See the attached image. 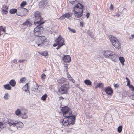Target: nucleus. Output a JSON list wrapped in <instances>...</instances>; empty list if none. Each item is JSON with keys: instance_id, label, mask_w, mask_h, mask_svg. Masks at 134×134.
Returning a JSON list of instances; mask_svg holds the SVG:
<instances>
[{"instance_id": "obj_31", "label": "nucleus", "mask_w": 134, "mask_h": 134, "mask_svg": "<svg viewBox=\"0 0 134 134\" xmlns=\"http://www.w3.org/2000/svg\"><path fill=\"white\" fill-rule=\"evenodd\" d=\"M9 95L8 93H7L4 94V98L5 100H8L9 99Z\"/></svg>"}, {"instance_id": "obj_28", "label": "nucleus", "mask_w": 134, "mask_h": 134, "mask_svg": "<svg viewBox=\"0 0 134 134\" xmlns=\"http://www.w3.org/2000/svg\"><path fill=\"white\" fill-rule=\"evenodd\" d=\"M104 85L101 83H99L98 84L97 86H96V88H101L103 87Z\"/></svg>"}, {"instance_id": "obj_21", "label": "nucleus", "mask_w": 134, "mask_h": 134, "mask_svg": "<svg viewBox=\"0 0 134 134\" xmlns=\"http://www.w3.org/2000/svg\"><path fill=\"white\" fill-rule=\"evenodd\" d=\"M8 7L6 5L5 7H4L2 9L3 13L5 14H7L8 13Z\"/></svg>"}, {"instance_id": "obj_58", "label": "nucleus", "mask_w": 134, "mask_h": 134, "mask_svg": "<svg viewBox=\"0 0 134 134\" xmlns=\"http://www.w3.org/2000/svg\"><path fill=\"white\" fill-rule=\"evenodd\" d=\"M70 79H69V80H71V78H70Z\"/></svg>"}, {"instance_id": "obj_49", "label": "nucleus", "mask_w": 134, "mask_h": 134, "mask_svg": "<svg viewBox=\"0 0 134 134\" xmlns=\"http://www.w3.org/2000/svg\"><path fill=\"white\" fill-rule=\"evenodd\" d=\"M71 80L72 82H73V83H74L75 82V81L72 79L71 77Z\"/></svg>"}, {"instance_id": "obj_6", "label": "nucleus", "mask_w": 134, "mask_h": 134, "mask_svg": "<svg viewBox=\"0 0 134 134\" xmlns=\"http://www.w3.org/2000/svg\"><path fill=\"white\" fill-rule=\"evenodd\" d=\"M69 88V86L68 83L64 84L59 89L58 93L60 95L66 93L68 92Z\"/></svg>"}, {"instance_id": "obj_36", "label": "nucleus", "mask_w": 134, "mask_h": 134, "mask_svg": "<svg viewBox=\"0 0 134 134\" xmlns=\"http://www.w3.org/2000/svg\"><path fill=\"white\" fill-rule=\"evenodd\" d=\"M122 126H119L118 128V132L119 133H120L122 131Z\"/></svg>"}, {"instance_id": "obj_54", "label": "nucleus", "mask_w": 134, "mask_h": 134, "mask_svg": "<svg viewBox=\"0 0 134 134\" xmlns=\"http://www.w3.org/2000/svg\"><path fill=\"white\" fill-rule=\"evenodd\" d=\"M68 78H71V77L70 75H68Z\"/></svg>"}, {"instance_id": "obj_32", "label": "nucleus", "mask_w": 134, "mask_h": 134, "mask_svg": "<svg viewBox=\"0 0 134 134\" xmlns=\"http://www.w3.org/2000/svg\"><path fill=\"white\" fill-rule=\"evenodd\" d=\"M47 97V95L46 94H45L42 96L41 97V99L43 101H45L46 100Z\"/></svg>"}, {"instance_id": "obj_23", "label": "nucleus", "mask_w": 134, "mask_h": 134, "mask_svg": "<svg viewBox=\"0 0 134 134\" xmlns=\"http://www.w3.org/2000/svg\"><path fill=\"white\" fill-rule=\"evenodd\" d=\"M3 86L5 89L8 90H10L11 89L12 87L10 86L9 84H6L4 85Z\"/></svg>"}, {"instance_id": "obj_30", "label": "nucleus", "mask_w": 134, "mask_h": 134, "mask_svg": "<svg viewBox=\"0 0 134 134\" xmlns=\"http://www.w3.org/2000/svg\"><path fill=\"white\" fill-rule=\"evenodd\" d=\"M29 86L27 83L23 87V90L25 91H27L28 90Z\"/></svg>"}, {"instance_id": "obj_29", "label": "nucleus", "mask_w": 134, "mask_h": 134, "mask_svg": "<svg viewBox=\"0 0 134 134\" xmlns=\"http://www.w3.org/2000/svg\"><path fill=\"white\" fill-rule=\"evenodd\" d=\"M4 125V124L3 122H0V131L6 127Z\"/></svg>"}, {"instance_id": "obj_48", "label": "nucleus", "mask_w": 134, "mask_h": 134, "mask_svg": "<svg viewBox=\"0 0 134 134\" xmlns=\"http://www.w3.org/2000/svg\"><path fill=\"white\" fill-rule=\"evenodd\" d=\"M3 26H0V31H1H1L3 29Z\"/></svg>"}, {"instance_id": "obj_8", "label": "nucleus", "mask_w": 134, "mask_h": 134, "mask_svg": "<svg viewBox=\"0 0 134 134\" xmlns=\"http://www.w3.org/2000/svg\"><path fill=\"white\" fill-rule=\"evenodd\" d=\"M18 12L16 14L18 16H23L26 15L28 12V10L25 8H18Z\"/></svg>"}, {"instance_id": "obj_53", "label": "nucleus", "mask_w": 134, "mask_h": 134, "mask_svg": "<svg viewBox=\"0 0 134 134\" xmlns=\"http://www.w3.org/2000/svg\"><path fill=\"white\" fill-rule=\"evenodd\" d=\"M19 61L20 62H23L24 61V60H19Z\"/></svg>"}, {"instance_id": "obj_46", "label": "nucleus", "mask_w": 134, "mask_h": 134, "mask_svg": "<svg viewBox=\"0 0 134 134\" xmlns=\"http://www.w3.org/2000/svg\"><path fill=\"white\" fill-rule=\"evenodd\" d=\"M80 26H83V23L82 22H80Z\"/></svg>"}, {"instance_id": "obj_22", "label": "nucleus", "mask_w": 134, "mask_h": 134, "mask_svg": "<svg viewBox=\"0 0 134 134\" xmlns=\"http://www.w3.org/2000/svg\"><path fill=\"white\" fill-rule=\"evenodd\" d=\"M38 88V86L36 83L33 86L32 88V90L33 91H35L37 90Z\"/></svg>"}, {"instance_id": "obj_20", "label": "nucleus", "mask_w": 134, "mask_h": 134, "mask_svg": "<svg viewBox=\"0 0 134 134\" xmlns=\"http://www.w3.org/2000/svg\"><path fill=\"white\" fill-rule=\"evenodd\" d=\"M9 85L13 87H14L16 84V82L15 80L12 79L9 82Z\"/></svg>"}, {"instance_id": "obj_13", "label": "nucleus", "mask_w": 134, "mask_h": 134, "mask_svg": "<svg viewBox=\"0 0 134 134\" xmlns=\"http://www.w3.org/2000/svg\"><path fill=\"white\" fill-rule=\"evenodd\" d=\"M106 93L108 94L111 95L113 92V90L110 87H108L105 88L104 89Z\"/></svg>"}, {"instance_id": "obj_19", "label": "nucleus", "mask_w": 134, "mask_h": 134, "mask_svg": "<svg viewBox=\"0 0 134 134\" xmlns=\"http://www.w3.org/2000/svg\"><path fill=\"white\" fill-rule=\"evenodd\" d=\"M16 121L12 119H9L8 121L9 125L10 126H13L14 127Z\"/></svg>"}, {"instance_id": "obj_9", "label": "nucleus", "mask_w": 134, "mask_h": 134, "mask_svg": "<svg viewBox=\"0 0 134 134\" xmlns=\"http://www.w3.org/2000/svg\"><path fill=\"white\" fill-rule=\"evenodd\" d=\"M47 41V40L46 39L45 36H40L39 37V38L37 40L36 44L38 46H42L43 45L44 43Z\"/></svg>"}, {"instance_id": "obj_37", "label": "nucleus", "mask_w": 134, "mask_h": 134, "mask_svg": "<svg viewBox=\"0 0 134 134\" xmlns=\"http://www.w3.org/2000/svg\"><path fill=\"white\" fill-rule=\"evenodd\" d=\"M68 29L72 33H75L76 32V31L74 29H71L69 27H68Z\"/></svg>"}, {"instance_id": "obj_38", "label": "nucleus", "mask_w": 134, "mask_h": 134, "mask_svg": "<svg viewBox=\"0 0 134 134\" xmlns=\"http://www.w3.org/2000/svg\"><path fill=\"white\" fill-rule=\"evenodd\" d=\"M126 80L127 81V85L129 86L130 84V80L127 77H126Z\"/></svg>"}, {"instance_id": "obj_3", "label": "nucleus", "mask_w": 134, "mask_h": 134, "mask_svg": "<svg viewBox=\"0 0 134 134\" xmlns=\"http://www.w3.org/2000/svg\"><path fill=\"white\" fill-rule=\"evenodd\" d=\"M62 110L63 116L65 118H69L70 117H72L75 119V116L74 115H72V111L68 107L65 106L62 107Z\"/></svg>"}, {"instance_id": "obj_16", "label": "nucleus", "mask_w": 134, "mask_h": 134, "mask_svg": "<svg viewBox=\"0 0 134 134\" xmlns=\"http://www.w3.org/2000/svg\"><path fill=\"white\" fill-rule=\"evenodd\" d=\"M63 60L65 62H69L71 60V57L69 55H64L63 58Z\"/></svg>"}, {"instance_id": "obj_4", "label": "nucleus", "mask_w": 134, "mask_h": 134, "mask_svg": "<svg viewBox=\"0 0 134 134\" xmlns=\"http://www.w3.org/2000/svg\"><path fill=\"white\" fill-rule=\"evenodd\" d=\"M75 121V119L74 118V117H71L69 118H64L63 120H60V122L64 126H66L71 124L72 125L74 124Z\"/></svg>"}, {"instance_id": "obj_5", "label": "nucleus", "mask_w": 134, "mask_h": 134, "mask_svg": "<svg viewBox=\"0 0 134 134\" xmlns=\"http://www.w3.org/2000/svg\"><path fill=\"white\" fill-rule=\"evenodd\" d=\"M109 38L112 44L116 48L119 49L121 48V44L116 38L111 35H109Z\"/></svg>"}, {"instance_id": "obj_56", "label": "nucleus", "mask_w": 134, "mask_h": 134, "mask_svg": "<svg viewBox=\"0 0 134 134\" xmlns=\"http://www.w3.org/2000/svg\"><path fill=\"white\" fill-rule=\"evenodd\" d=\"M1 31H0V36H1Z\"/></svg>"}, {"instance_id": "obj_14", "label": "nucleus", "mask_w": 134, "mask_h": 134, "mask_svg": "<svg viewBox=\"0 0 134 134\" xmlns=\"http://www.w3.org/2000/svg\"><path fill=\"white\" fill-rule=\"evenodd\" d=\"M103 54L105 57L107 58H109L113 51L110 50H107L104 51Z\"/></svg>"}, {"instance_id": "obj_10", "label": "nucleus", "mask_w": 134, "mask_h": 134, "mask_svg": "<svg viewBox=\"0 0 134 134\" xmlns=\"http://www.w3.org/2000/svg\"><path fill=\"white\" fill-rule=\"evenodd\" d=\"M20 109L21 112V115H20L21 116L23 119H26L28 117V116L27 114L28 113L27 110L24 107H21Z\"/></svg>"}, {"instance_id": "obj_15", "label": "nucleus", "mask_w": 134, "mask_h": 134, "mask_svg": "<svg viewBox=\"0 0 134 134\" xmlns=\"http://www.w3.org/2000/svg\"><path fill=\"white\" fill-rule=\"evenodd\" d=\"M117 58L118 56L117 55L115 54L114 52H113L109 58L110 59L112 60L115 61Z\"/></svg>"}, {"instance_id": "obj_43", "label": "nucleus", "mask_w": 134, "mask_h": 134, "mask_svg": "<svg viewBox=\"0 0 134 134\" xmlns=\"http://www.w3.org/2000/svg\"><path fill=\"white\" fill-rule=\"evenodd\" d=\"M90 15V13L89 12H87V13L86 15V16L87 18H89Z\"/></svg>"}, {"instance_id": "obj_35", "label": "nucleus", "mask_w": 134, "mask_h": 134, "mask_svg": "<svg viewBox=\"0 0 134 134\" xmlns=\"http://www.w3.org/2000/svg\"><path fill=\"white\" fill-rule=\"evenodd\" d=\"M26 4V1H23L20 4L21 8H23Z\"/></svg>"}, {"instance_id": "obj_41", "label": "nucleus", "mask_w": 134, "mask_h": 134, "mask_svg": "<svg viewBox=\"0 0 134 134\" xmlns=\"http://www.w3.org/2000/svg\"><path fill=\"white\" fill-rule=\"evenodd\" d=\"M134 38V35H132L129 37V39L130 40H132Z\"/></svg>"}, {"instance_id": "obj_40", "label": "nucleus", "mask_w": 134, "mask_h": 134, "mask_svg": "<svg viewBox=\"0 0 134 134\" xmlns=\"http://www.w3.org/2000/svg\"><path fill=\"white\" fill-rule=\"evenodd\" d=\"M25 77H23L20 79V81L21 82L23 83L25 81Z\"/></svg>"}, {"instance_id": "obj_26", "label": "nucleus", "mask_w": 134, "mask_h": 134, "mask_svg": "<svg viewBox=\"0 0 134 134\" xmlns=\"http://www.w3.org/2000/svg\"><path fill=\"white\" fill-rule=\"evenodd\" d=\"M84 83L88 85H90L92 84V82L89 80H86L84 81Z\"/></svg>"}, {"instance_id": "obj_55", "label": "nucleus", "mask_w": 134, "mask_h": 134, "mask_svg": "<svg viewBox=\"0 0 134 134\" xmlns=\"http://www.w3.org/2000/svg\"><path fill=\"white\" fill-rule=\"evenodd\" d=\"M31 38H32V39L31 40V41H34V38H33V37H31Z\"/></svg>"}, {"instance_id": "obj_45", "label": "nucleus", "mask_w": 134, "mask_h": 134, "mask_svg": "<svg viewBox=\"0 0 134 134\" xmlns=\"http://www.w3.org/2000/svg\"><path fill=\"white\" fill-rule=\"evenodd\" d=\"M114 86L115 88H118L119 86V85L118 84H114Z\"/></svg>"}, {"instance_id": "obj_25", "label": "nucleus", "mask_w": 134, "mask_h": 134, "mask_svg": "<svg viewBox=\"0 0 134 134\" xmlns=\"http://www.w3.org/2000/svg\"><path fill=\"white\" fill-rule=\"evenodd\" d=\"M21 110H20L19 109H17L15 111V114L18 116H19L20 114L21 115Z\"/></svg>"}, {"instance_id": "obj_52", "label": "nucleus", "mask_w": 134, "mask_h": 134, "mask_svg": "<svg viewBox=\"0 0 134 134\" xmlns=\"http://www.w3.org/2000/svg\"><path fill=\"white\" fill-rule=\"evenodd\" d=\"M5 27H4V28H3V29L2 31L4 32H5Z\"/></svg>"}, {"instance_id": "obj_57", "label": "nucleus", "mask_w": 134, "mask_h": 134, "mask_svg": "<svg viewBox=\"0 0 134 134\" xmlns=\"http://www.w3.org/2000/svg\"><path fill=\"white\" fill-rule=\"evenodd\" d=\"M65 67L66 68H68L67 66H65Z\"/></svg>"}, {"instance_id": "obj_42", "label": "nucleus", "mask_w": 134, "mask_h": 134, "mask_svg": "<svg viewBox=\"0 0 134 134\" xmlns=\"http://www.w3.org/2000/svg\"><path fill=\"white\" fill-rule=\"evenodd\" d=\"M110 9L111 10H113V6L112 4L110 5Z\"/></svg>"}, {"instance_id": "obj_39", "label": "nucleus", "mask_w": 134, "mask_h": 134, "mask_svg": "<svg viewBox=\"0 0 134 134\" xmlns=\"http://www.w3.org/2000/svg\"><path fill=\"white\" fill-rule=\"evenodd\" d=\"M46 77V75L44 74H42L41 78L43 80H44Z\"/></svg>"}, {"instance_id": "obj_44", "label": "nucleus", "mask_w": 134, "mask_h": 134, "mask_svg": "<svg viewBox=\"0 0 134 134\" xmlns=\"http://www.w3.org/2000/svg\"><path fill=\"white\" fill-rule=\"evenodd\" d=\"M130 86L132 90L134 91V87L132 85H131Z\"/></svg>"}, {"instance_id": "obj_27", "label": "nucleus", "mask_w": 134, "mask_h": 134, "mask_svg": "<svg viewBox=\"0 0 134 134\" xmlns=\"http://www.w3.org/2000/svg\"><path fill=\"white\" fill-rule=\"evenodd\" d=\"M17 11V9H11L9 11L10 13L11 14H14Z\"/></svg>"}, {"instance_id": "obj_7", "label": "nucleus", "mask_w": 134, "mask_h": 134, "mask_svg": "<svg viewBox=\"0 0 134 134\" xmlns=\"http://www.w3.org/2000/svg\"><path fill=\"white\" fill-rule=\"evenodd\" d=\"M64 41V39L60 35L55 40V42L58 44V46L56 48L57 49H59L61 47L65 44Z\"/></svg>"}, {"instance_id": "obj_18", "label": "nucleus", "mask_w": 134, "mask_h": 134, "mask_svg": "<svg viewBox=\"0 0 134 134\" xmlns=\"http://www.w3.org/2000/svg\"><path fill=\"white\" fill-rule=\"evenodd\" d=\"M32 24V22L29 19L26 21L24 23L23 25L25 26H30Z\"/></svg>"}, {"instance_id": "obj_50", "label": "nucleus", "mask_w": 134, "mask_h": 134, "mask_svg": "<svg viewBox=\"0 0 134 134\" xmlns=\"http://www.w3.org/2000/svg\"><path fill=\"white\" fill-rule=\"evenodd\" d=\"M57 45L58 46V44L56 42V43H55L54 44L53 46L54 47H55Z\"/></svg>"}, {"instance_id": "obj_1", "label": "nucleus", "mask_w": 134, "mask_h": 134, "mask_svg": "<svg viewBox=\"0 0 134 134\" xmlns=\"http://www.w3.org/2000/svg\"><path fill=\"white\" fill-rule=\"evenodd\" d=\"M35 16L34 23L37 26L34 30L35 35L37 36H42L41 35L43 31L42 24L44 23V22L41 21V17L40 15V13L39 12L37 11L35 12Z\"/></svg>"}, {"instance_id": "obj_11", "label": "nucleus", "mask_w": 134, "mask_h": 134, "mask_svg": "<svg viewBox=\"0 0 134 134\" xmlns=\"http://www.w3.org/2000/svg\"><path fill=\"white\" fill-rule=\"evenodd\" d=\"M24 126V124L23 122H17L16 121L15 124V125L14 127H16L17 129H21Z\"/></svg>"}, {"instance_id": "obj_51", "label": "nucleus", "mask_w": 134, "mask_h": 134, "mask_svg": "<svg viewBox=\"0 0 134 134\" xmlns=\"http://www.w3.org/2000/svg\"><path fill=\"white\" fill-rule=\"evenodd\" d=\"M131 97L132 99L134 100V94L132 95Z\"/></svg>"}, {"instance_id": "obj_24", "label": "nucleus", "mask_w": 134, "mask_h": 134, "mask_svg": "<svg viewBox=\"0 0 134 134\" xmlns=\"http://www.w3.org/2000/svg\"><path fill=\"white\" fill-rule=\"evenodd\" d=\"M65 81V79L64 78H62L58 80V83H63Z\"/></svg>"}, {"instance_id": "obj_17", "label": "nucleus", "mask_w": 134, "mask_h": 134, "mask_svg": "<svg viewBox=\"0 0 134 134\" xmlns=\"http://www.w3.org/2000/svg\"><path fill=\"white\" fill-rule=\"evenodd\" d=\"M72 15L71 13H68L64 14L60 18V19H64L65 18L70 17Z\"/></svg>"}, {"instance_id": "obj_33", "label": "nucleus", "mask_w": 134, "mask_h": 134, "mask_svg": "<svg viewBox=\"0 0 134 134\" xmlns=\"http://www.w3.org/2000/svg\"><path fill=\"white\" fill-rule=\"evenodd\" d=\"M119 60L120 62L123 64L124 62V59L123 57H120L119 58Z\"/></svg>"}, {"instance_id": "obj_2", "label": "nucleus", "mask_w": 134, "mask_h": 134, "mask_svg": "<svg viewBox=\"0 0 134 134\" xmlns=\"http://www.w3.org/2000/svg\"><path fill=\"white\" fill-rule=\"evenodd\" d=\"M84 9V6L80 3H78L76 5L74 6L73 11L75 17L77 18L81 17L83 15Z\"/></svg>"}, {"instance_id": "obj_47", "label": "nucleus", "mask_w": 134, "mask_h": 134, "mask_svg": "<svg viewBox=\"0 0 134 134\" xmlns=\"http://www.w3.org/2000/svg\"><path fill=\"white\" fill-rule=\"evenodd\" d=\"M13 62L14 63L16 64L17 63V60L16 59H15L14 60Z\"/></svg>"}, {"instance_id": "obj_12", "label": "nucleus", "mask_w": 134, "mask_h": 134, "mask_svg": "<svg viewBox=\"0 0 134 134\" xmlns=\"http://www.w3.org/2000/svg\"><path fill=\"white\" fill-rule=\"evenodd\" d=\"M47 4V1L46 0H42L39 3V7L40 8H44Z\"/></svg>"}, {"instance_id": "obj_34", "label": "nucleus", "mask_w": 134, "mask_h": 134, "mask_svg": "<svg viewBox=\"0 0 134 134\" xmlns=\"http://www.w3.org/2000/svg\"><path fill=\"white\" fill-rule=\"evenodd\" d=\"M41 54L42 55L46 56L48 55V53L47 51H45L44 52H42Z\"/></svg>"}]
</instances>
